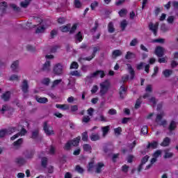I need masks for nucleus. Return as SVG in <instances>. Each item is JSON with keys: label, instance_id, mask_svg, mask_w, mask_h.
I'll use <instances>...</instances> for the list:
<instances>
[{"label": "nucleus", "instance_id": "1", "mask_svg": "<svg viewBox=\"0 0 178 178\" xmlns=\"http://www.w3.org/2000/svg\"><path fill=\"white\" fill-rule=\"evenodd\" d=\"M109 88H111V82L109 80L106 79L104 81L100 83V97H104L109 91Z\"/></svg>", "mask_w": 178, "mask_h": 178}, {"label": "nucleus", "instance_id": "2", "mask_svg": "<svg viewBox=\"0 0 178 178\" xmlns=\"http://www.w3.org/2000/svg\"><path fill=\"white\" fill-rule=\"evenodd\" d=\"M99 51H101V47H99V46L94 47L92 48V55L88 57L79 58V62H81L82 60H88V62H90V60H92V59L95 58L97 52H99Z\"/></svg>", "mask_w": 178, "mask_h": 178}, {"label": "nucleus", "instance_id": "3", "mask_svg": "<svg viewBox=\"0 0 178 178\" xmlns=\"http://www.w3.org/2000/svg\"><path fill=\"white\" fill-rule=\"evenodd\" d=\"M43 130L46 134V136H54L55 131H54V128L48 125V122L45 121L43 123Z\"/></svg>", "mask_w": 178, "mask_h": 178}, {"label": "nucleus", "instance_id": "4", "mask_svg": "<svg viewBox=\"0 0 178 178\" xmlns=\"http://www.w3.org/2000/svg\"><path fill=\"white\" fill-rule=\"evenodd\" d=\"M53 72L54 74H56L57 76H60V74L63 73V66H62V64H56L53 69Z\"/></svg>", "mask_w": 178, "mask_h": 178}, {"label": "nucleus", "instance_id": "5", "mask_svg": "<svg viewBox=\"0 0 178 178\" xmlns=\"http://www.w3.org/2000/svg\"><path fill=\"white\" fill-rule=\"evenodd\" d=\"M129 87L124 86V85H122L119 89V95L121 99H124V97H126L127 93V90Z\"/></svg>", "mask_w": 178, "mask_h": 178}, {"label": "nucleus", "instance_id": "6", "mask_svg": "<svg viewBox=\"0 0 178 178\" xmlns=\"http://www.w3.org/2000/svg\"><path fill=\"white\" fill-rule=\"evenodd\" d=\"M154 54L158 56V58H162V56L165 55V49H163V47L161 46H157L155 48Z\"/></svg>", "mask_w": 178, "mask_h": 178}, {"label": "nucleus", "instance_id": "7", "mask_svg": "<svg viewBox=\"0 0 178 178\" xmlns=\"http://www.w3.org/2000/svg\"><path fill=\"white\" fill-rule=\"evenodd\" d=\"M29 82L27 81V80L25 79L23 81L22 84L21 86V90L24 93V97H26V94L29 92Z\"/></svg>", "mask_w": 178, "mask_h": 178}, {"label": "nucleus", "instance_id": "8", "mask_svg": "<svg viewBox=\"0 0 178 178\" xmlns=\"http://www.w3.org/2000/svg\"><path fill=\"white\" fill-rule=\"evenodd\" d=\"M159 26V24L158 22L154 24L152 22H150V24H149V29L150 30V31H152L154 35H156V34H158Z\"/></svg>", "mask_w": 178, "mask_h": 178}, {"label": "nucleus", "instance_id": "9", "mask_svg": "<svg viewBox=\"0 0 178 178\" xmlns=\"http://www.w3.org/2000/svg\"><path fill=\"white\" fill-rule=\"evenodd\" d=\"M148 159H149V156L148 155H146L144 157H143L140 161V164L138 168V172H141V170H143V166H144V165H145V163L148 162Z\"/></svg>", "mask_w": 178, "mask_h": 178}, {"label": "nucleus", "instance_id": "10", "mask_svg": "<svg viewBox=\"0 0 178 178\" xmlns=\"http://www.w3.org/2000/svg\"><path fill=\"white\" fill-rule=\"evenodd\" d=\"M91 74L94 79L99 74L100 75V79H104L105 77V72H104V70H97L95 72L91 73Z\"/></svg>", "mask_w": 178, "mask_h": 178}, {"label": "nucleus", "instance_id": "11", "mask_svg": "<svg viewBox=\"0 0 178 178\" xmlns=\"http://www.w3.org/2000/svg\"><path fill=\"white\" fill-rule=\"evenodd\" d=\"M128 70L129 71V74L131 75L129 80H134L136 77V72L133 69V67L130 64H127Z\"/></svg>", "mask_w": 178, "mask_h": 178}, {"label": "nucleus", "instance_id": "12", "mask_svg": "<svg viewBox=\"0 0 178 178\" xmlns=\"http://www.w3.org/2000/svg\"><path fill=\"white\" fill-rule=\"evenodd\" d=\"M146 148L147 149H149V148H152V149H156V148H158V142L153 141V142L149 143Z\"/></svg>", "mask_w": 178, "mask_h": 178}, {"label": "nucleus", "instance_id": "13", "mask_svg": "<svg viewBox=\"0 0 178 178\" xmlns=\"http://www.w3.org/2000/svg\"><path fill=\"white\" fill-rule=\"evenodd\" d=\"M81 140V136H77L73 140H70L73 147H78L79 144H80V140Z\"/></svg>", "mask_w": 178, "mask_h": 178}, {"label": "nucleus", "instance_id": "14", "mask_svg": "<svg viewBox=\"0 0 178 178\" xmlns=\"http://www.w3.org/2000/svg\"><path fill=\"white\" fill-rule=\"evenodd\" d=\"M51 68V61H46L42 67V72H49Z\"/></svg>", "mask_w": 178, "mask_h": 178}, {"label": "nucleus", "instance_id": "15", "mask_svg": "<svg viewBox=\"0 0 178 178\" xmlns=\"http://www.w3.org/2000/svg\"><path fill=\"white\" fill-rule=\"evenodd\" d=\"M38 136H40V129H35L31 132V138H32V140H37V138H38Z\"/></svg>", "mask_w": 178, "mask_h": 178}, {"label": "nucleus", "instance_id": "16", "mask_svg": "<svg viewBox=\"0 0 178 178\" xmlns=\"http://www.w3.org/2000/svg\"><path fill=\"white\" fill-rule=\"evenodd\" d=\"M70 24H67V25L60 26V30L62 31V33H67L68 31H70Z\"/></svg>", "mask_w": 178, "mask_h": 178}, {"label": "nucleus", "instance_id": "17", "mask_svg": "<svg viewBox=\"0 0 178 178\" xmlns=\"http://www.w3.org/2000/svg\"><path fill=\"white\" fill-rule=\"evenodd\" d=\"M1 99H3V101H5L6 102L9 101V99H10V92L7 91V92H4L1 95Z\"/></svg>", "mask_w": 178, "mask_h": 178}, {"label": "nucleus", "instance_id": "18", "mask_svg": "<svg viewBox=\"0 0 178 178\" xmlns=\"http://www.w3.org/2000/svg\"><path fill=\"white\" fill-rule=\"evenodd\" d=\"M162 73H163L164 77H165V79H168V77H170V76H172V74H173V70L166 69V70H163Z\"/></svg>", "mask_w": 178, "mask_h": 178}, {"label": "nucleus", "instance_id": "19", "mask_svg": "<svg viewBox=\"0 0 178 178\" xmlns=\"http://www.w3.org/2000/svg\"><path fill=\"white\" fill-rule=\"evenodd\" d=\"M111 130V127L109 125L105 126L102 127V131L103 133L102 136L103 137H106L108 133H109V131Z\"/></svg>", "mask_w": 178, "mask_h": 178}, {"label": "nucleus", "instance_id": "20", "mask_svg": "<svg viewBox=\"0 0 178 178\" xmlns=\"http://www.w3.org/2000/svg\"><path fill=\"white\" fill-rule=\"evenodd\" d=\"M176 127H177L176 122H175V120H172L168 127V130L169 131L172 132L174 130H176Z\"/></svg>", "mask_w": 178, "mask_h": 178}, {"label": "nucleus", "instance_id": "21", "mask_svg": "<svg viewBox=\"0 0 178 178\" xmlns=\"http://www.w3.org/2000/svg\"><path fill=\"white\" fill-rule=\"evenodd\" d=\"M136 54L134 52L131 51H127V54L125 55V59L129 60V59H136Z\"/></svg>", "mask_w": 178, "mask_h": 178}, {"label": "nucleus", "instance_id": "22", "mask_svg": "<svg viewBox=\"0 0 178 178\" xmlns=\"http://www.w3.org/2000/svg\"><path fill=\"white\" fill-rule=\"evenodd\" d=\"M35 99L39 104H47V102H48V99L47 97H40L36 96Z\"/></svg>", "mask_w": 178, "mask_h": 178}, {"label": "nucleus", "instance_id": "23", "mask_svg": "<svg viewBox=\"0 0 178 178\" xmlns=\"http://www.w3.org/2000/svg\"><path fill=\"white\" fill-rule=\"evenodd\" d=\"M105 166V164L102 162L97 163V165L96 166V173H101L102 172V168Z\"/></svg>", "mask_w": 178, "mask_h": 178}, {"label": "nucleus", "instance_id": "24", "mask_svg": "<svg viewBox=\"0 0 178 178\" xmlns=\"http://www.w3.org/2000/svg\"><path fill=\"white\" fill-rule=\"evenodd\" d=\"M169 144H170V138L169 137H165L163 142L161 143V146L168 147Z\"/></svg>", "mask_w": 178, "mask_h": 178}, {"label": "nucleus", "instance_id": "25", "mask_svg": "<svg viewBox=\"0 0 178 178\" xmlns=\"http://www.w3.org/2000/svg\"><path fill=\"white\" fill-rule=\"evenodd\" d=\"M121 55H122V51L119 49L114 50L112 52V56L113 59H116V58H118V56H121Z\"/></svg>", "mask_w": 178, "mask_h": 178}, {"label": "nucleus", "instance_id": "26", "mask_svg": "<svg viewBox=\"0 0 178 178\" xmlns=\"http://www.w3.org/2000/svg\"><path fill=\"white\" fill-rule=\"evenodd\" d=\"M83 149L85 152L91 153V151L92 150V147H91V145L90 144L86 143V144H83Z\"/></svg>", "mask_w": 178, "mask_h": 178}, {"label": "nucleus", "instance_id": "27", "mask_svg": "<svg viewBox=\"0 0 178 178\" xmlns=\"http://www.w3.org/2000/svg\"><path fill=\"white\" fill-rule=\"evenodd\" d=\"M15 163L22 166V165H24V163H26V159L22 157H18L15 159Z\"/></svg>", "mask_w": 178, "mask_h": 178}, {"label": "nucleus", "instance_id": "28", "mask_svg": "<svg viewBox=\"0 0 178 178\" xmlns=\"http://www.w3.org/2000/svg\"><path fill=\"white\" fill-rule=\"evenodd\" d=\"M57 109H62L63 111H67L69 106L67 104H56Z\"/></svg>", "mask_w": 178, "mask_h": 178}, {"label": "nucleus", "instance_id": "29", "mask_svg": "<svg viewBox=\"0 0 178 178\" xmlns=\"http://www.w3.org/2000/svg\"><path fill=\"white\" fill-rule=\"evenodd\" d=\"M108 33H115V27L113 26V22H110L108 23Z\"/></svg>", "mask_w": 178, "mask_h": 178}, {"label": "nucleus", "instance_id": "30", "mask_svg": "<svg viewBox=\"0 0 178 178\" xmlns=\"http://www.w3.org/2000/svg\"><path fill=\"white\" fill-rule=\"evenodd\" d=\"M75 40L79 42H81L83 41V34L79 31L75 35Z\"/></svg>", "mask_w": 178, "mask_h": 178}, {"label": "nucleus", "instance_id": "31", "mask_svg": "<svg viewBox=\"0 0 178 178\" xmlns=\"http://www.w3.org/2000/svg\"><path fill=\"white\" fill-rule=\"evenodd\" d=\"M99 134H92L90 136V140L91 141H98V140H100Z\"/></svg>", "mask_w": 178, "mask_h": 178}, {"label": "nucleus", "instance_id": "32", "mask_svg": "<svg viewBox=\"0 0 178 178\" xmlns=\"http://www.w3.org/2000/svg\"><path fill=\"white\" fill-rule=\"evenodd\" d=\"M6 131H7V134H13V133L17 131V127H10L8 129H6Z\"/></svg>", "mask_w": 178, "mask_h": 178}, {"label": "nucleus", "instance_id": "33", "mask_svg": "<svg viewBox=\"0 0 178 178\" xmlns=\"http://www.w3.org/2000/svg\"><path fill=\"white\" fill-rule=\"evenodd\" d=\"M127 20L126 19H123L121 23H120V27L122 29V31H124V30H126V28L127 27Z\"/></svg>", "mask_w": 178, "mask_h": 178}, {"label": "nucleus", "instance_id": "34", "mask_svg": "<svg viewBox=\"0 0 178 178\" xmlns=\"http://www.w3.org/2000/svg\"><path fill=\"white\" fill-rule=\"evenodd\" d=\"M72 142H70V140L67 141L65 146L63 147V149H65V151H70V149H72Z\"/></svg>", "mask_w": 178, "mask_h": 178}, {"label": "nucleus", "instance_id": "35", "mask_svg": "<svg viewBox=\"0 0 178 178\" xmlns=\"http://www.w3.org/2000/svg\"><path fill=\"white\" fill-rule=\"evenodd\" d=\"M18 66L19 60L14 61L11 65V69L13 70V72H15Z\"/></svg>", "mask_w": 178, "mask_h": 178}, {"label": "nucleus", "instance_id": "36", "mask_svg": "<svg viewBox=\"0 0 178 178\" xmlns=\"http://www.w3.org/2000/svg\"><path fill=\"white\" fill-rule=\"evenodd\" d=\"M95 120H98V122H103L104 123H106V122H108V120H106V118L105 116H104V115L101 114L99 118H96L95 119Z\"/></svg>", "mask_w": 178, "mask_h": 178}, {"label": "nucleus", "instance_id": "37", "mask_svg": "<svg viewBox=\"0 0 178 178\" xmlns=\"http://www.w3.org/2000/svg\"><path fill=\"white\" fill-rule=\"evenodd\" d=\"M41 165L42 168H47L48 165V158L47 157H42L41 161Z\"/></svg>", "mask_w": 178, "mask_h": 178}, {"label": "nucleus", "instance_id": "38", "mask_svg": "<svg viewBox=\"0 0 178 178\" xmlns=\"http://www.w3.org/2000/svg\"><path fill=\"white\" fill-rule=\"evenodd\" d=\"M140 134H143V136L148 134V127L147 125H145L142 127L140 130Z\"/></svg>", "mask_w": 178, "mask_h": 178}, {"label": "nucleus", "instance_id": "39", "mask_svg": "<svg viewBox=\"0 0 178 178\" xmlns=\"http://www.w3.org/2000/svg\"><path fill=\"white\" fill-rule=\"evenodd\" d=\"M74 6L76 9H80V8L82 6L81 1H80V0H74Z\"/></svg>", "mask_w": 178, "mask_h": 178}, {"label": "nucleus", "instance_id": "40", "mask_svg": "<svg viewBox=\"0 0 178 178\" xmlns=\"http://www.w3.org/2000/svg\"><path fill=\"white\" fill-rule=\"evenodd\" d=\"M23 144V138H19L13 143L14 147H20Z\"/></svg>", "mask_w": 178, "mask_h": 178}, {"label": "nucleus", "instance_id": "41", "mask_svg": "<svg viewBox=\"0 0 178 178\" xmlns=\"http://www.w3.org/2000/svg\"><path fill=\"white\" fill-rule=\"evenodd\" d=\"M99 3L97 1H95L90 4L91 10H95V8H98Z\"/></svg>", "mask_w": 178, "mask_h": 178}, {"label": "nucleus", "instance_id": "42", "mask_svg": "<svg viewBox=\"0 0 178 178\" xmlns=\"http://www.w3.org/2000/svg\"><path fill=\"white\" fill-rule=\"evenodd\" d=\"M44 31H45V26H38L36 30H35V33L36 34H40L41 33H44Z\"/></svg>", "mask_w": 178, "mask_h": 178}, {"label": "nucleus", "instance_id": "43", "mask_svg": "<svg viewBox=\"0 0 178 178\" xmlns=\"http://www.w3.org/2000/svg\"><path fill=\"white\" fill-rule=\"evenodd\" d=\"M119 16L120 17H124V16H126V15H127V10L126 9H121L119 12H118Z\"/></svg>", "mask_w": 178, "mask_h": 178}, {"label": "nucleus", "instance_id": "44", "mask_svg": "<svg viewBox=\"0 0 178 178\" xmlns=\"http://www.w3.org/2000/svg\"><path fill=\"white\" fill-rule=\"evenodd\" d=\"M60 83H62L61 79L54 80L52 83L51 88H55V87H56V86H58V84H60Z\"/></svg>", "mask_w": 178, "mask_h": 178}, {"label": "nucleus", "instance_id": "45", "mask_svg": "<svg viewBox=\"0 0 178 178\" xmlns=\"http://www.w3.org/2000/svg\"><path fill=\"white\" fill-rule=\"evenodd\" d=\"M143 101H141V97H140L138 99H137L136 104H135V109H138L140 106H141Z\"/></svg>", "mask_w": 178, "mask_h": 178}, {"label": "nucleus", "instance_id": "46", "mask_svg": "<svg viewBox=\"0 0 178 178\" xmlns=\"http://www.w3.org/2000/svg\"><path fill=\"white\" fill-rule=\"evenodd\" d=\"M81 137H82V141H85V142L88 141V133H87V131L82 133Z\"/></svg>", "mask_w": 178, "mask_h": 178}, {"label": "nucleus", "instance_id": "47", "mask_svg": "<svg viewBox=\"0 0 178 178\" xmlns=\"http://www.w3.org/2000/svg\"><path fill=\"white\" fill-rule=\"evenodd\" d=\"M92 79H94V76L92 75V74H90V75H88L85 78V81L86 83H92Z\"/></svg>", "mask_w": 178, "mask_h": 178}, {"label": "nucleus", "instance_id": "48", "mask_svg": "<svg viewBox=\"0 0 178 178\" xmlns=\"http://www.w3.org/2000/svg\"><path fill=\"white\" fill-rule=\"evenodd\" d=\"M49 83H51V79L49 78H44L42 81V84L44 86H49Z\"/></svg>", "mask_w": 178, "mask_h": 178}, {"label": "nucleus", "instance_id": "49", "mask_svg": "<svg viewBox=\"0 0 178 178\" xmlns=\"http://www.w3.org/2000/svg\"><path fill=\"white\" fill-rule=\"evenodd\" d=\"M77 26H79V24H74L72 25L71 29H70V34H73V33H74L77 30Z\"/></svg>", "mask_w": 178, "mask_h": 178}, {"label": "nucleus", "instance_id": "50", "mask_svg": "<svg viewBox=\"0 0 178 178\" xmlns=\"http://www.w3.org/2000/svg\"><path fill=\"white\" fill-rule=\"evenodd\" d=\"M75 170L78 172V173H84V169L79 165H76Z\"/></svg>", "mask_w": 178, "mask_h": 178}, {"label": "nucleus", "instance_id": "51", "mask_svg": "<svg viewBox=\"0 0 178 178\" xmlns=\"http://www.w3.org/2000/svg\"><path fill=\"white\" fill-rule=\"evenodd\" d=\"M114 133L116 136H120V134H122V127H118L114 129Z\"/></svg>", "mask_w": 178, "mask_h": 178}, {"label": "nucleus", "instance_id": "52", "mask_svg": "<svg viewBox=\"0 0 178 178\" xmlns=\"http://www.w3.org/2000/svg\"><path fill=\"white\" fill-rule=\"evenodd\" d=\"M99 26V24H98V21H95V26L93 28H92L90 30L91 33H95L97 31V30L98 29Z\"/></svg>", "mask_w": 178, "mask_h": 178}, {"label": "nucleus", "instance_id": "53", "mask_svg": "<svg viewBox=\"0 0 178 178\" xmlns=\"http://www.w3.org/2000/svg\"><path fill=\"white\" fill-rule=\"evenodd\" d=\"M71 76H76V77H81V73L80 72L76 70V71H72L70 72Z\"/></svg>", "mask_w": 178, "mask_h": 178}, {"label": "nucleus", "instance_id": "54", "mask_svg": "<svg viewBox=\"0 0 178 178\" xmlns=\"http://www.w3.org/2000/svg\"><path fill=\"white\" fill-rule=\"evenodd\" d=\"M91 120V118L88 115H84L82 118V123H88Z\"/></svg>", "mask_w": 178, "mask_h": 178}, {"label": "nucleus", "instance_id": "55", "mask_svg": "<svg viewBox=\"0 0 178 178\" xmlns=\"http://www.w3.org/2000/svg\"><path fill=\"white\" fill-rule=\"evenodd\" d=\"M70 69H79V63L77 62H72L70 65Z\"/></svg>", "mask_w": 178, "mask_h": 178}, {"label": "nucleus", "instance_id": "56", "mask_svg": "<svg viewBox=\"0 0 178 178\" xmlns=\"http://www.w3.org/2000/svg\"><path fill=\"white\" fill-rule=\"evenodd\" d=\"M137 44H138V40H137V38H134L129 43V45L130 47H136Z\"/></svg>", "mask_w": 178, "mask_h": 178}, {"label": "nucleus", "instance_id": "57", "mask_svg": "<svg viewBox=\"0 0 178 178\" xmlns=\"http://www.w3.org/2000/svg\"><path fill=\"white\" fill-rule=\"evenodd\" d=\"M92 169H94V162H90L88 165V172H92Z\"/></svg>", "mask_w": 178, "mask_h": 178}, {"label": "nucleus", "instance_id": "58", "mask_svg": "<svg viewBox=\"0 0 178 178\" xmlns=\"http://www.w3.org/2000/svg\"><path fill=\"white\" fill-rule=\"evenodd\" d=\"M26 50L29 51V52H35V47H34L30 44H28L26 46Z\"/></svg>", "mask_w": 178, "mask_h": 178}, {"label": "nucleus", "instance_id": "59", "mask_svg": "<svg viewBox=\"0 0 178 178\" xmlns=\"http://www.w3.org/2000/svg\"><path fill=\"white\" fill-rule=\"evenodd\" d=\"M6 134H8L6 129L0 130V138H3Z\"/></svg>", "mask_w": 178, "mask_h": 178}, {"label": "nucleus", "instance_id": "60", "mask_svg": "<svg viewBox=\"0 0 178 178\" xmlns=\"http://www.w3.org/2000/svg\"><path fill=\"white\" fill-rule=\"evenodd\" d=\"M33 156H34V151H31L29 153L25 155V158H26V159H31Z\"/></svg>", "mask_w": 178, "mask_h": 178}, {"label": "nucleus", "instance_id": "61", "mask_svg": "<svg viewBox=\"0 0 178 178\" xmlns=\"http://www.w3.org/2000/svg\"><path fill=\"white\" fill-rule=\"evenodd\" d=\"M30 5V1H22L20 3L21 8H27Z\"/></svg>", "mask_w": 178, "mask_h": 178}, {"label": "nucleus", "instance_id": "62", "mask_svg": "<svg viewBox=\"0 0 178 178\" xmlns=\"http://www.w3.org/2000/svg\"><path fill=\"white\" fill-rule=\"evenodd\" d=\"M162 10V8H159V7H155V9H154V15L155 16H158V15H159V13H161Z\"/></svg>", "mask_w": 178, "mask_h": 178}, {"label": "nucleus", "instance_id": "63", "mask_svg": "<svg viewBox=\"0 0 178 178\" xmlns=\"http://www.w3.org/2000/svg\"><path fill=\"white\" fill-rule=\"evenodd\" d=\"M108 115H116L118 113V111L115 108L109 109L108 111Z\"/></svg>", "mask_w": 178, "mask_h": 178}, {"label": "nucleus", "instance_id": "64", "mask_svg": "<svg viewBox=\"0 0 178 178\" xmlns=\"http://www.w3.org/2000/svg\"><path fill=\"white\" fill-rule=\"evenodd\" d=\"M162 118H163V113L156 115V122H160V120H162Z\"/></svg>", "mask_w": 178, "mask_h": 178}]
</instances>
